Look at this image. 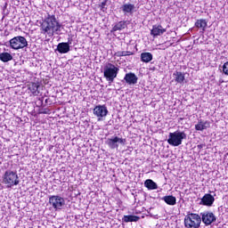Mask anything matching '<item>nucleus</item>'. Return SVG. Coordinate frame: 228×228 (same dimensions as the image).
I'll use <instances>...</instances> for the list:
<instances>
[{
  "label": "nucleus",
  "instance_id": "16",
  "mask_svg": "<svg viewBox=\"0 0 228 228\" xmlns=\"http://www.w3.org/2000/svg\"><path fill=\"white\" fill-rule=\"evenodd\" d=\"M40 88V84L31 82L30 84L28 85V90L32 94V95H39L40 91L38 90Z\"/></svg>",
  "mask_w": 228,
  "mask_h": 228
},
{
  "label": "nucleus",
  "instance_id": "13",
  "mask_svg": "<svg viewBox=\"0 0 228 228\" xmlns=\"http://www.w3.org/2000/svg\"><path fill=\"white\" fill-rule=\"evenodd\" d=\"M200 206H208V208H211L213 204H215V197L209 193L205 194L200 202Z\"/></svg>",
  "mask_w": 228,
  "mask_h": 228
},
{
  "label": "nucleus",
  "instance_id": "9",
  "mask_svg": "<svg viewBox=\"0 0 228 228\" xmlns=\"http://www.w3.org/2000/svg\"><path fill=\"white\" fill-rule=\"evenodd\" d=\"M93 113L98 118V122H101L102 118L108 117V107L106 105H97L94 107Z\"/></svg>",
  "mask_w": 228,
  "mask_h": 228
},
{
  "label": "nucleus",
  "instance_id": "1",
  "mask_svg": "<svg viewBox=\"0 0 228 228\" xmlns=\"http://www.w3.org/2000/svg\"><path fill=\"white\" fill-rule=\"evenodd\" d=\"M61 29H63V25L58 22L54 14L48 13L41 24V33L45 37H53L54 33L60 35Z\"/></svg>",
  "mask_w": 228,
  "mask_h": 228
},
{
  "label": "nucleus",
  "instance_id": "5",
  "mask_svg": "<svg viewBox=\"0 0 228 228\" xmlns=\"http://www.w3.org/2000/svg\"><path fill=\"white\" fill-rule=\"evenodd\" d=\"M200 224H202V219L199 214L188 213L184 217L186 228H199Z\"/></svg>",
  "mask_w": 228,
  "mask_h": 228
},
{
  "label": "nucleus",
  "instance_id": "10",
  "mask_svg": "<svg viewBox=\"0 0 228 228\" xmlns=\"http://www.w3.org/2000/svg\"><path fill=\"white\" fill-rule=\"evenodd\" d=\"M201 222L207 226L211 225L214 222H216V216L213 212L205 211L200 213Z\"/></svg>",
  "mask_w": 228,
  "mask_h": 228
},
{
  "label": "nucleus",
  "instance_id": "17",
  "mask_svg": "<svg viewBox=\"0 0 228 228\" xmlns=\"http://www.w3.org/2000/svg\"><path fill=\"white\" fill-rule=\"evenodd\" d=\"M209 121H204L202 119H200L198 121V124L195 125L196 131H206V129H208L210 127Z\"/></svg>",
  "mask_w": 228,
  "mask_h": 228
},
{
  "label": "nucleus",
  "instance_id": "23",
  "mask_svg": "<svg viewBox=\"0 0 228 228\" xmlns=\"http://www.w3.org/2000/svg\"><path fill=\"white\" fill-rule=\"evenodd\" d=\"M140 220V216H124L122 218V222L125 224H129V222H138Z\"/></svg>",
  "mask_w": 228,
  "mask_h": 228
},
{
  "label": "nucleus",
  "instance_id": "8",
  "mask_svg": "<svg viewBox=\"0 0 228 228\" xmlns=\"http://www.w3.org/2000/svg\"><path fill=\"white\" fill-rule=\"evenodd\" d=\"M49 204L55 211H60L65 206V199L58 195L50 196Z\"/></svg>",
  "mask_w": 228,
  "mask_h": 228
},
{
  "label": "nucleus",
  "instance_id": "4",
  "mask_svg": "<svg viewBox=\"0 0 228 228\" xmlns=\"http://www.w3.org/2000/svg\"><path fill=\"white\" fill-rule=\"evenodd\" d=\"M118 68L111 63H107L103 67V77H105L106 81H108L109 85H111L115 78L118 75Z\"/></svg>",
  "mask_w": 228,
  "mask_h": 228
},
{
  "label": "nucleus",
  "instance_id": "22",
  "mask_svg": "<svg viewBox=\"0 0 228 228\" xmlns=\"http://www.w3.org/2000/svg\"><path fill=\"white\" fill-rule=\"evenodd\" d=\"M144 186L150 191L158 190V183H156V182H153L152 179H147L144 182Z\"/></svg>",
  "mask_w": 228,
  "mask_h": 228
},
{
  "label": "nucleus",
  "instance_id": "14",
  "mask_svg": "<svg viewBox=\"0 0 228 228\" xmlns=\"http://www.w3.org/2000/svg\"><path fill=\"white\" fill-rule=\"evenodd\" d=\"M166 32L167 29L163 28L161 25H154L151 30V35H152V37H161V35Z\"/></svg>",
  "mask_w": 228,
  "mask_h": 228
},
{
  "label": "nucleus",
  "instance_id": "30",
  "mask_svg": "<svg viewBox=\"0 0 228 228\" xmlns=\"http://www.w3.org/2000/svg\"><path fill=\"white\" fill-rule=\"evenodd\" d=\"M6 6H8V4H6V3H5V4H4V8H6Z\"/></svg>",
  "mask_w": 228,
  "mask_h": 228
},
{
  "label": "nucleus",
  "instance_id": "2",
  "mask_svg": "<svg viewBox=\"0 0 228 228\" xmlns=\"http://www.w3.org/2000/svg\"><path fill=\"white\" fill-rule=\"evenodd\" d=\"M2 183L6 188H13V186L19 185L20 180L19 179L17 171L12 169L6 170L2 177Z\"/></svg>",
  "mask_w": 228,
  "mask_h": 228
},
{
  "label": "nucleus",
  "instance_id": "15",
  "mask_svg": "<svg viewBox=\"0 0 228 228\" xmlns=\"http://www.w3.org/2000/svg\"><path fill=\"white\" fill-rule=\"evenodd\" d=\"M124 80L127 85H136L138 83V77L134 73H126Z\"/></svg>",
  "mask_w": 228,
  "mask_h": 228
},
{
  "label": "nucleus",
  "instance_id": "27",
  "mask_svg": "<svg viewBox=\"0 0 228 228\" xmlns=\"http://www.w3.org/2000/svg\"><path fill=\"white\" fill-rule=\"evenodd\" d=\"M223 72H224V74H225V76H228V61L224 63Z\"/></svg>",
  "mask_w": 228,
  "mask_h": 228
},
{
  "label": "nucleus",
  "instance_id": "11",
  "mask_svg": "<svg viewBox=\"0 0 228 228\" xmlns=\"http://www.w3.org/2000/svg\"><path fill=\"white\" fill-rule=\"evenodd\" d=\"M120 10L123 12L124 15L130 17L136 12V6L134 4L126 3L121 5Z\"/></svg>",
  "mask_w": 228,
  "mask_h": 228
},
{
  "label": "nucleus",
  "instance_id": "26",
  "mask_svg": "<svg viewBox=\"0 0 228 228\" xmlns=\"http://www.w3.org/2000/svg\"><path fill=\"white\" fill-rule=\"evenodd\" d=\"M133 53L127 52V51H123V52H118L117 56H131Z\"/></svg>",
  "mask_w": 228,
  "mask_h": 228
},
{
  "label": "nucleus",
  "instance_id": "29",
  "mask_svg": "<svg viewBox=\"0 0 228 228\" xmlns=\"http://www.w3.org/2000/svg\"><path fill=\"white\" fill-rule=\"evenodd\" d=\"M48 101H49V99H46V100L45 101V104H47Z\"/></svg>",
  "mask_w": 228,
  "mask_h": 228
},
{
  "label": "nucleus",
  "instance_id": "21",
  "mask_svg": "<svg viewBox=\"0 0 228 228\" xmlns=\"http://www.w3.org/2000/svg\"><path fill=\"white\" fill-rule=\"evenodd\" d=\"M152 53L149 52H144L141 53V61H142V63H150V61H152Z\"/></svg>",
  "mask_w": 228,
  "mask_h": 228
},
{
  "label": "nucleus",
  "instance_id": "24",
  "mask_svg": "<svg viewBox=\"0 0 228 228\" xmlns=\"http://www.w3.org/2000/svg\"><path fill=\"white\" fill-rule=\"evenodd\" d=\"M0 60L4 63H6L8 61H12V60H13V56H12V54L9 53H0Z\"/></svg>",
  "mask_w": 228,
  "mask_h": 228
},
{
  "label": "nucleus",
  "instance_id": "19",
  "mask_svg": "<svg viewBox=\"0 0 228 228\" xmlns=\"http://www.w3.org/2000/svg\"><path fill=\"white\" fill-rule=\"evenodd\" d=\"M161 200H164L167 206H175L177 204V199L173 195L164 196Z\"/></svg>",
  "mask_w": 228,
  "mask_h": 228
},
{
  "label": "nucleus",
  "instance_id": "3",
  "mask_svg": "<svg viewBox=\"0 0 228 228\" xmlns=\"http://www.w3.org/2000/svg\"><path fill=\"white\" fill-rule=\"evenodd\" d=\"M186 133L176 130L175 132L169 133L167 143L172 147H179L183 145V140H186Z\"/></svg>",
  "mask_w": 228,
  "mask_h": 228
},
{
  "label": "nucleus",
  "instance_id": "28",
  "mask_svg": "<svg viewBox=\"0 0 228 228\" xmlns=\"http://www.w3.org/2000/svg\"><path fill=\"white\" fill-rule=\"evenodd\" d=\"M106 3L107 1L105 0L100 4L101 11L103 12H106V10H108V8H106Z\"/></svg>",
  "mask_w": 228,
  "mask_h": 228
},
{
  "label": "nucleus",
  "instance_id": "18",
  "mask_svg": "<svg viewBox=\"0 0 228 228\" xmlns=\"http://www.w3.org/2000/svg\"><path fill=\"white\" fill-rule=\"evenodd\" d=\"M194 26L198 29H200V33H204L206 31V28H208V20L204 19L197 20Z\"/></svg>",
  "mask_w": 228,
  "mask_h": 228
},
{
  "label": "nucleus",
  "instance_id": "6",
  "mask_svg": "<svg viewBox=\"0 0 228 228\" xmlns=\"http://www.w3.org/2000/svg\"><path fill=\"white\" fill-rule=\"evenodd\" d=\"M9 45L11 49L19 51V49H24V47H28V40H26V37L22 36H17L9 41Z\"/></svg>",
  "mask_w": 228,
  "mask_h": 228
},
{
  "label": "nucleus",
  "instance_id": "12",
  "mask_svg": "<svg viewBox=\"0 0 228 228\" xmlns=\"http://www.w3.org/2000/svg\"><path fill=\"white\" fill-rule=\"evenodd\" d=\"M72 44V39L69 38L68 42L59 43L57 45V51L60 54H67L70 52V45Z\"/></svg>",
  "mask_w": 228,
  "mask_h": 228
},
{
  "label": "nucleus",
  "instance_id": "31",
  "mask_svg": "<svg viewBox=\"0 0 228 228\" xmlns=\"http://www.w3.org/2000/svg\"><path fill=\"white\" fill-rule=\"evenodd\" d=\"M39 101H44V97H42L41 99H39Z\"/></svg>",
  "mask_w": 228,
  "mask_h": 228
},
{
  "label": "nucleus",
  "instance_id": "25",
  "mask_svg": "<svg viewBox=\"0 0 228 228\" xmlns=\"http://www.w3.org/2000/svg\"><path fill=\"white\" fill-rule=\"evenodd\" d=\"M126 21H118L112 29L113 31H122V29H126Z\"/></svg>",
  "mask_w": 228,
  "mask_h": 228
},
{
  "label": "nucleus",
  "instance_id": "20",
  "mask_svg": "<svg viewBox=\"0 0 228 228\" xmlns=\"http://www.w3.org/2000/svg\"><path fill=\"white\" fill-rule=\"evenodd\" d=\"M173 76L175 77V83H178L179 85H183V83H184V73L181 71H175L174 72Z\"/></svg>",
  "mask_w": 228,
  "mask_h": 228
},
{
  "label": "nucleus",
  "instance_id": "7",
  "mask_svg": "<svg viewBox=\"0 0 228 228\" xmlns=\"http://www.w3.org/2000/svg\"><path fill=\"white\" fill-rule=\"evenodd\" d=\"M127 140L126 138L118 137L117 135H113L110 138H108L105 141L106 145H108L109 149H118L119 145H126Z\"/></svg>",
  "mask_w": 228,
  "mask_h": 228
}]
</instances>
